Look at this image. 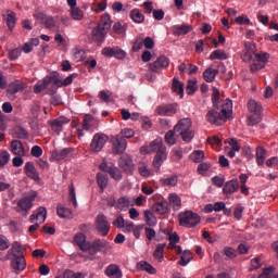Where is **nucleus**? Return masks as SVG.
<instances>
[{"mask_svg":"<svg viewBox=\"0 0 278 278\" xmlns=\"http://www.w3.org/2000/svg\"><path fill=\"white\" fill-rule=\"evenodd\" d=\"M231 100L226 99L225 104L222 106V109H218L217 106L210 110L205 116L207 123H211V125H217L218 127L223 125V123H227V118L231 116Z\"/></svg>","mask_w":278,"mask_h":278,"instance_id":"nucleus-1","label":"nucleus"},{"mask_svg":"<svg viewBox=\"0 0 278 278\" xmlns=\"http://www.w3.org/2000/svg\"><path fill=\"white\" fill-rule=\"evenodd\" d=\"M112 28V20L108 14L101 16V22L92 29L91 37L92 40L102 45L105 42L108 37V31Z\"/></svg>","mask_w":278,"mask_h":278,"instance_id":"nucleus-2","label":"nucleus"},{"mask_svg":"<svg viewBox=\"0 0 278 278\" xmlns=\"http://www.w3.org/2000/svg\"><path fill=\"white\" fill-rule=\"evenodd\" d=\"M176 136H180L184 142H192L194 138V130H192V121L190 118H182L174 127Z\"/></svg>","mask_w":278,"mask_h":278,"instance_id":"nucleus-3","label":"nucleus"},{"mask_svg":"<svg viewBox=\"0 0 278 278\" xmlns=\"http://www.w3.org/2000/svg\"><path fill=\"white\" fill-rule=\"evenodd\" d=\"M248 110L252 115L248 116V125L253 127L262 123V104L255 100H249Z\"/></svg>","mask_w":278,"mask_h":278,"instance_id":"nucleus-4","label":"nucleus"},{"mask_svg":"<svg viewBox=\"0 0 278 278\" xmlns=\"http://www.w3.org/2000/svg\"><path fill=\"white\" fill-rule=\"evenodd\" d=\"M178 220L182 227L192 228L201 223V217L194 212L187 211L178 215Z\"/></svg>","mask_w":278,"mask_h":278,"instance_id":"nucleus-5","label":"nucleus"},{"mask_svg":"<svg viewBox=\"0 0 278 278\" xmlns=\"http://www.w3.org/2000/svg\"><path fill=\"white\" fill-rule=\"evenodd\" d=\"M101 53L104 58H115L116 60H125L127 58V52L118 46L105 47L101 50Z\"/></svg>","mask_w":278,"mask_h":278,"instance_id":"nucleus-6","label":"nucleus"},{"mask_svg":"<svg viewBox=\"0 0 278 278\" xmlns=\"http://www.w3.org/2000/svg\"><path fill=\"white\" fill-rule=\"evenodd\" d=\"M111 142L113 144L112 153L114 155H121L122 153H125V151H127V139L123 138V136L117 135L113 137Z\"/></svg>","mask_w":278,"mask_h":278,"instance_id":"nucleus-7","label":"nucleus"},{"mask_svg":"<svg viewBox=\"0 0 278 278\" xmlns=\"http://www.w3.org/2000/svg\"><path fill=\"white\" fill-rule=\"evenodd\" d=\"M37 197L38 193L36 191H30L26 197L18 201L17 207H20L22 212H29V210L34 207V202Z\"/></svg>","mask_w":278,"mask_h":278,"instance_id":"nucleus-8","label":"nucleus"},{"mask_svg":"<svg viewBox=\"0 0 278 278\" xmlns=\"http://www.w3.org/2000/svg\"><path fill=\"white\" fill-rule=\"evenodd\" d=\"M105 142H108V136L102 132H98L93 135V138L90 143V149L93 153H100L103 147H105Z\"/></svg>","mask_w":278,"mask_h":278,"instance_id":"nucleus-9","label":"nucleus"},{"mask_svg":"<svg viewBox=\"0 0 278 278\" xmlns=\"http://www.w3.org/2000/svg\"><path fill=\"white\" fill-rule=\"evenodd\" d=\"M141 153L144 155L149 153H160L162 151H166V147H164V142L162 139H155L152 142H150L147 147H141L140 149Z\"/></svg>","mask_w":278,"mask_h":278,"instance_id":"nucleus-10","label":"nucleus"},{"mask_svg":"<svg viewBox=\"0 0 278 278\" xmlns=\"http://www.w3.org/2000/svg\"><path fill=\"white\" fill-rule=\"evenodd\" d=\"M99 168L103 173H109L112 179H114L115 181H121V179H123V172H121L119 168L114 165L112 166L108 165L105 161H103L99 165Z\"/></svg>","mask_w":278,"mask_h":278,"instance_id":"nucleus-11","label":"nucleus"},{"mask_svg":"<svg viewBox=\"0 0 278 278\" xmlns=\"http://www.w3.org/2000/svg\"><path fill=\"white\" fill-rule=\"evenodd\" d=\"M96 229L104 238L110 233V222H108V217H105V215L100 214L97 216Z\"/></svg>","mask_w":278,"mask_h":278,"instance_id":"nucleus-12","label":"nucleus"},{"mask_svg":"<svg viewBox=\"0 0 278 278\" xmlns=\"http://www.w3.org/2000/svg\"><path fill=\"white\" fill-rule=\"evenodd\" d=\"M35 16L37 21H40V23L45 25L46 29H55V31H60V27L55 25V17L47 15L45 13H38Z\"/></svg>","mask_w":278,"mask_h":278,"instance_id":"nucleus-13","label":"nucleus"},{"mask_svg":"<svg viewBox=\"0 0 278 278\" xmlns=\"http://www.w3.org/2000/svg\"><path fill=\"white\" fill-rule=\"evenodd\" d=\"M170 60L167 56L161 55L153 63H150L149 68L152 73H160L162 68H168Z\"/></svg>","mask_w":278,"mask_h":278,"instance_id":"nucleus-14","label":"nucleus"},{"mask_svg":"<svg viewBox=\"0 0 278 278\" xmlns=\"http://www.w3.org/2000/svg\"><path fill=\"white\" fill-rule=\"evenodd\" d=\"M110 242L108 240L97 239L90 243V249L88 250L90 255H97L101 251H105V248L109 247Z\"/></svg>","mask_w":278,"mask_h":278,"instance_id":"nucleus-15","label":"nucleus"},{"mask_svg":"<svg viewBox=\"0 0 278 278\" xmlns=\"http://www.w3.org/2000/svg\"><path fill=\"white\" fill-rule=\"evenodd\" d=\"M238 190H240V182H238V179H231L224 184L223 193L227 197L236 194Z\"/></svg>","mask_w":278,"mask_h":278,"instance_id":"nucleus-16","label":"nucleus"},{"mask_svg":"<svg viewBox=\"0 0 278 278\" xmlns=\"http://www.w3.org/2000/svg\"><path fill=\"white\" fill-rule=\"evenodd\" d=\"M118 164L124 173H134V160H131V156L127 154L121 156Z\"/></svg>","mask_w":278,"mask_h":278,"instance_id":"nucleus-17","label":"nucleus"},{"mask_svg":"<svg viewBox=\"0 0 278 278\" xmlns=\"http://www.w3.org/2000/svg\"><path fill=\"white\" fill-rule=\"evenodd\" d=\"M27 86L25 85V83L21 80H15L8 86L7 90H8V94H11V97H14V94H18V92H23V90H25Z\"/></svg>","mask_w":278,"mask_h":278,"instance_id":"nucleus-18","label":"nucleus"},{"mask_svg":"<svg viewBox=\"0 0 278 278\" xmlns=\"http://www.w3.org/2000/svg\"><path fill=\"white\" fill-rule=\"evenodd\" d=\"M24 172L26 173L27 177H29V179H33L34 181H40V175L38 174V170H36L34 163L27 162L24 166Z\"/></svg>","mask_w":278,"mask_h":278,"instance_id":"nucleus-19","label":"nucleus"},{"mask_svg":"<svg viewBox=\"0 0 278 278\" xmlns=\"http://www.w3.org/2000/svg\"><path fill=\"white\" fill-rule=\"evenodd\" d=\"M75 244L80 249V251H88L90 249V242L86 240L84 233H76L74 237Z\"/></svg>","mask_w":278,"mask_h":278,"instance_id":"nucleus-20","label":"nucleus"},{"mask_svg":"<svg viewBox=\"0 0 278 278\" xmlns=\"http://www.w3.org/2000/svg\"><path fill=\"white\" fill-rule=\"evenodd\" d=\"M104 273L109 278H123V270H121V267L116 264L109 265Z\"/></svg>","mask_w":278,"mask_h":278,"instance_id":"nucleus-21","label":"nucleus"},{"mask_svg":"<svg viewBox=\"0 0 278 278\" xmlns=\"http://www.w3.org/2000/svg\"><path fill=\"white\" fill-rule=\"evenodd\" d=\"M174 36H186L192 31V25L182 24V25H175L172 28Z\"/></svg>","mask_w":278,"mask_h":278,"instance_id":"nucleus-22","label":"nucleus"},{"mask_svg":"<svg viewBox=\"0 0 278 278\" xmlns=\"http://www.w3.org/2000/svg\"><path fill=\"white\" fill-rule=\"evenodd\" d=\"M12 268L16 273H23V270L27 267V262L25 261V256H17L11 262Z\"/></svg>","mask_w":278,"mask_h":278,"instance_id":"nucleus-23","label":"nucleus"},{"mask_svg":"<svg viewBox=\"0 0 278 278\" xmlns=\"http://www.w3.org/2000/svg\"><path fill=\"white\" fill-rule=\"evenodd\" d=\"M66 124H68V118L61 116L51 122V129L52 131H55V134H60V131H62L64 125Z\"/></svg>","mask_w":278,"mask_h":278,"instance_id":"nucleus-24","label":"nucleus"},{"mask_svg":"<svg viewBox=\"0 0 278 278\" xmlns=\"http://www.w3.org/2000/svg\"><path fill=\"white\" fill-rule=\"evenodd\" d=\"M166 157H168L166 150L165 151L161 150V152L156 153V155L154 156V160L152 162V165L154 166V168L160 170V168L162 167V164H164V162H166Z\"/></svg>","mask_w":278,"mask_h":278,"instance_id":"nucleus-25","label":"nucleus"},{"mask_svg":"<svg viewBox=\"0 0 278 278\" xmlns=\"http://www.w3.org/2000/svg\"><path fill=\"white\" fill-rule=\"evenodd\" d=\"M70 153H73V148H64L62 150H54L52 156L60 162L61 160H66Z\"/></svg>","mask_w":278,"mask_h":278,"instance_id":"nucleus-26","label":"nucleus"},{"mask_svg":"<svg viewBox=\"0 0 278 278\" xmlns=\"http://www.w3.org/2000/svg\"><path fill=\"white\" fill-rule=\"evenodd\" d=\"M153 212H156V214H168V202L166 200H162L160 202H156L152 206Z\"/></svg>","mask_w":278,"mask_h":278,"instance_id":"nucleus-27","label":"nucleus"},{"mask_svg":"<svg viewBox=\"0 0 278 278\" xmlns=\"http://www.w3.org/2000/svg\"><path fill=\"white\" fill-rule=\"evenodd\" d=\"M35 220H41V223L47 220V207L40 206L37 211V214L30 215V223H34Z\"/></svg>","mask_w":278,"mask_h":278,"instance_id":"nucleus-28","label":"nucleus"},{"mask_svg":"<svg viewBox=\"0 0 278 278\" xmlns=\"http://www.w3.org/2000/svg\"><path fill=\"white\" fill-rule=\"evenodd\" d=\"M156 113L160 116H173V114H175V108H173L170 104L161 105L156 108Z\"/></svg>","mask_w":278,"mask_h":278,"instance_id":"nucleus-29","label":"nucleus"},{"mask_svg":"<svg viewBox=\"0 0 278 278\" xmlns=\"http://www.w3.org/2000/svg\"><path fill=\"white\" fill-rule=\"evenodd\" d=\"M11 151L14 155H25V148H23V142L20 140H13L11 142Z\"/></svg>","mask_w":278,"mask_h":278,"instance_id":"nucleus-30","label":"nucleus"},{"mask_svg":"<svg viewBox=\"0 0 278 278\" xmlns=\"http://www.w3.org/2000/svg\"><path fill=\"white\" fill-rule=\"evenodd\" d=\"M3 18L7 22L10 31H12L16 25V14L12 11H8L7 14L3 15Z\"/></svg>","mask_w":278,"mask_h":278,"instance_id":"nucleus-31","label":"nucleus"},{"mask_svg":"<svg viewBox=\"0 0 278 278\" xmlns=\"http://www.w3.org/2000/svg\"><path fill=\"white\" fill-rule=\"evenodd\" d=\"M50 85H51V80L49 76H47L46 78H43L42 80H39L35 85L34 91L36 94H38L39 92H42V90H47V88H49Z\"/></svg>","mask_w":278,"mask_h":278,"instance_id":"nucleus-32","label":"nucleus"},{"mask_svg":"<svg viewBox=\"0 0 278 278\" xmlns=\"http://www.w3.org/2000/svg\"><path fill=\"white\" fill-rule=\"evenodd\" d=\"M216 75H218V70H214L212 67L206 68L203 72V79L207 83V84H212V81H214V79H216Z\"/></svg>","mask_w":278,"mask_h":278,"instance_id":"nucleus-33","label":"nucleus"},{"mask_svg":"<svg viewBox=\"0 0 278 278\" xmlns=\"http://www.w3.org/2000/svg\"><path fill=\"white\" fill-rule=\"evenodd\" d=\"M56 214L60 216V218H73V211L63 206L62 204L56 206Z\"/></svg>","mask_w":278,"mask_h":278,"instance_id":"nucleus-34","label":"nucleus"},{"mask_svg":"<svg viewBox=\"0 0 278 278\" xmlns=\"http://www.w3.org/2000/svg\"><path fill=\"white\" fill-rule=\"evenodd\" d=\"M129 205H131V200H129V198L127 197H121L117 200L116 210H121L122 212H127V210L129 208Z\"/></svg>","mask_w":278,"mask_h":278,"instance_id":"nucleus-35","label":"nucleus"},{"mask_svg":"<svg viewBox=\"0 0 278 278\" xmlns=\"http://www.w3.org/2000/svg\"><path fill=\"white\" fill-rule=\"evenodd\" d=\"M137 268L138 270H146V273H149V275H155V273H157V270L155 269V267H153L151 264L141 261L137 264Z\"/></svg>","mask_w":278,"mask_h":278,"instance_id":"nucleus-36","label":"nucleus"},{"mask_svg":"<svg viewBox=\"0 0 278 278\" xmlns=\"http://www.w3.org/2000/svg\"><path fill=\"white\" fill-rule=\"evenodd\" d=\"M108 175L103 173L97 174V184L101 190H105L108 188Z\"/></svg>","mask_w":278,"mask_h":278,"instance_id":"nucleus-37","label":"nucleus"},{"mask_svg":"<svg viewBox=\"0 0 278 278\" xmlns=\"http://www.w3.org/2000/svg\"><path fill=\"white\" fill-rule=\"evenodd\" d=\"M130 18L134 23H144V15L140 12V9H134L130 11Z\"/></svg>","mask_w":278,"mask_h":278,"instance_id":"nucleus-38","label":"nucleus"},{"mask_svg":"<svg viewBox=\"0 0 278 278\" xmlns=\"http://www.w3.org/2000/svg\"><path fill=\"white\" fill-rule=\"evenodd\" d=\"M68 12L73 21H84V11L80 10L78 7L70 9Z\"/></svg>","mask_w":278,"mask_h":278,"instance_id":"nucleus-39","label":"nucleus"},{"mask_svg":"<svg viewBox=\"0 0 278 278\" xmlns=\"http://www.w3.org/2000/svg\"><path fill=\"white\" fill-rule=\"evenodd\" d=\"M164 249H166V243H159L155 248L153 256L155 260H159V262L164 260Z\"/></svg>","mask_w":278,"mask_h":278,"instance_id":"nucleus-40","label":"nucleus"},{"mask_svg":"<svg viewBox=\"0 0 278 278\" xmlns=\"http://www.w3.org/2000/svg\"><path fill=\"white\" fill-rule=\"evenodd\" d=\"M172 90L184 98V83L179 81L177 78L173 79Z\"/></svg>","mask_w":278,"mask_h":278,"instance_id":"nucleus-41","label":"nucleus"},{"mask_svg":"<svg viewBox=\"0 0 278 278\" xmlns=\"http://www.w3.org/2000/svg\"><path fill=\"white\" fill-rule=\"evenodd\" d=\"M169 203L170 205H173V208L177 211L181 207V198H179V195H177L176 193H170Z\"/></svg>","mask_w":278,"mask_h":278,"instance_id":"nucleus-42","label":"nucleus"},{"mask_svg":"<svg viewBox=\"0 0 278 278\" xmlns=\"http://www.w3.org/2000/svg\"><path fill=\"white\" fill-rule=\"evenodd\" d=\"M144 218H146L147 225H149V227H155V225H157V218L155 217V215H153V213L151 211L144 212Z\"/></svg>","mask_w":278,"mask_h":278,"instance_id":"nucleus-43","label":"nucleus"},{"mask_svg":"<svg viewBox=\"0 0 278 278\" xmlns=\"http://www.w3.org/2000/svg\"><path fill=\"white\" fill-rule=\"evenodd\" d=\"M15 138H18L20 140H27V138H29V132L24 127L18 126L15 129Z\"/></svg>","mask_w":278,"mask_h":278,"instance_id":"nucleus-44","label":"nucleus"},{"mask_svg":"<svg viewBox=\"0 0 278 278\" xmlns=\"http://www.w3.org/2000/svg\"><path fill=\"white\" fill-rule=\"evenodd\" d=\"M138 170L141 177H151V169L149 168V165H147V163L140 162Z\"/></svg>","mask_w":278,"mask_h":278,"instance_id":"nucleus-45","label":"nucleus"},{"mask_svg":"<svg viewBox=\"0 0 278 278\" xmlns=\"http://www.w3.org/2000/svg\"><path fill=\"white\" fill-rule=\"evenodd\" d=\"M9 162H10V152H8L7 150H2L0 152V168H5Z\"/></svg>","mask_w":278,"mask_h":278,"instance_id":"nucleus-46","label":"nucleus"},{"mask_svg":"<svg viewBox=\"0 0 278 278\" xmlns=\"http://www.w3.org/2000/svg\"><path fill=\"white\" fill-rule=\"evenodd\" d=\"M48 79H50V84H53L59 88H62V86H64L63 80L60 79V74L58 72H53L51 76H48Z\"/></svg>","mask_w":278,"mask_h":278,"instance_id":"nucleus-47","label":"nucleus"},{"mask_svg":"<svg viewBox=\"0 0 278 278\" xmlns=\"http://www.w3.org/2000/svg\"><path fill=\"white\" fill-rule=\"evenodd\" d=\"M190 260H192V252L185 251L180 256V261L178 262V264L180 266H188V264H190Z\"/></svg>","mask_w":278,"mask_h":278,"instance_id":"nucleus-48","label":"nucleus"},{"mask_svg":"<svg viewBox=\"0 0 278 278\" xmlns=\"http://www.w3.org/2000/svg\"><path fill=\"white\" fill-rule=\"evenodd\" d=\"M210 60H227V53L220 49H217L210 54Z\"/></svg>","mask_w":278,"mask_h":278,"instance_id":"nucleus-49","label":"nucleus"},{"mask_svg":"<svg viewBox=\"0 0 278 278\" xmlns=\"http://www.w3.org/2000/svg\"><path fill=\"white\" fill-rule=\"evenodd\" d=\"M92 121H94V117H92V115L87 114L84 116L81 125H83V129L85 131H88L90 129V127H92Z\"/></svg>","mask_w":278,"mask_h":278,"instance_id":"nucleus-50","label":"nucleus"},{"mask_svg":"<svg viewBox=\"0 0 278 278\" xmlns=\"http://www.w3.org/2000/svg\"><path fill=\"white\" fill-rule=\"evenodd\" d=\"M273 273H275V267H267L260 275V278H278V274L275 275Z\"/></svg>","mask_w":278,"mask_h":278,"instance_id":"nucleus-51","label":"nucleus"},{"mask_svg":"<svg viewBox=\"0 0 278 278\" xmlns=\"http://www.w3.org/2000/svg\"><path fill=\"white\" fill-rule=\"evenodd\" d=\"M212 91L213 108H218V101H220V91L216 87H213Z\"/></svg>","mask_w":278,"mask_h":278,"instance_id":"nucleus-52","label":"nucleus"},{"mask_svg":"<svg viewBox=\"0 0 278 278\" xmlns=\"http://www.w3.org/2000/svg\"><path fill=\"white\" fill-rule=\"evenodd\" d=\"M199 88H197V80H188L187 87H186V92L189 96L194 94Z\"/></svg>","mask_w":278,"mask_h":278,"instance_id":"nucleus-53","label":"nucleus"},{"mask_svg":"<svg viewBox=\"0 0 278 278\" xmlns=\"http://www.w3.org/2000/svg\"><path fill=\"white\" fill-rule=\"evenodd\" d=\"M224 255L226 257H229V260H235V257H238V253L236 252V249L231 247H225L223 250Z\"/></svg>","mask_w":278,"mask_h":278,"instance_id":"nucleus-54","label":"nucleus"},{"mask_svg":"<svg viewBox=\"0 0 278 278\" xmlns=\"http://www.w3.org/2000/svg\"><path fill=\"white\" fill-rule=\"evenodd\" d=\"M68 200L73 203L74 207H77V195L75 193V186H70Z\"/></svg>","mask_w":278,"mask_h":278,"instance_id":"nucleus-55","label":"nucleus"},{"mask_svg":"<svg viewBox=\"0 0 278 278\" xmlns=\"http://www.w3.org/2000/svg\"><path fill=\"white\" fill-rule=\"evenodd\" d=\"M10 249V240H8V237L0 235V251H5Z\"/></svg>","mask_w":278,"mask_h":278,"instance_id":"nucleus-56","label":"nucleus"},{"mask_svg":"<svg viewBox=\"0 0 278 278\" xmlns=\"http://www.w3.org/2000/svg\"><path fill=\"white\" fill-rule=\"evenodd\" d=\"M255 58H256L257 62H261V64H265L266 65V62H268V59L270 58V54H268L267 52L256 53Z\"/></svg>","mask_w":278,"mask_h":278,"instance_id":"nucleus-57","label":"nucleus"},{"mask_svg":"<svg viewBox=\"0 0 278 278\" xmlns=\"http://www.w3.org/2000/svg\"><path fill=\"white\" fill-rule=\"evenodd\" d=\"M165 141L167 142V144H175L176 140H175V130H168L165 134Z\"/></svg>","mask_w":278,"mask_h":278,"instance_id":"nucleus-58","label":"nucleus"},{"mask_svg":"<svg viewBox=\"0 0 278 278\" xmlns=\"http://www.w3.org/2000/svg\"><path fill=\"white\" fill-rule=\"evenodd\" d=\"M262 267V257L257 256L251 260V268L250 270H257V268Z\"/></svg>","mask_w":278,"mask_h":278,"instance_id":"nucleus-59","label":"nucleus"},{"mask_svg":"<svg viewBox=\"0 0 278 278\" xmlns=\"http://www.w3.org/2000/svg\"><path fill=\"white\" fill-rule=\"evenodd\" d=\"M22 50L20 48H15L9 52V59L14 62V60H18L21 58Z\"/></svg>","mask_w":278,"mask_h":278,"instance_id":"nucleus-60","label":"nucleus"},{"mask_svg":"<svg viewBox=\"0 0 278 278\" xmlns=\"http://www.w3.org/2000/svg\"><path fill=\"white\" fill-rule=\"evenodd\" d=\"M242 212H244V206H242V204H238L233 211V216L237 220L242 218Z\"/></svg>","mask_w":278,"mask_h":278,"instance_id":"nucleus-61","label":"nucleus"},{"mask_svg":"<svg viewBox=\"0 0 278 278\" xmlns=\"http://www.w3.org/2000/svg\"><path fill=\"white\" fill-rule=\"evenodd\" d=\"M210 168H212V165H210V163H201L200 165H198V173L199 175H205V173L210 170Z\"/></svg>","mask_w":278,"mask_h":278,"instance_id":"nucleus-62","label":"nucleus"},{"mask_svg":"<svg viewBox=\"0 0 278 278\" xmlns=\"http://www.w3.org/2000/svg\"><path fill=\"white\" fill-rule=\"evenodd\" d=\"M113 226L117 229H123L125 227V218H123V215H118L116 219L113 222Z\"/></svg>","mask_w":278,"mask_h":278,"instance_id":"nucleus-63","label":"nucleus"},{"mask_svg":"<svg viewBox=\"0 0 278 278\" xmlns=\"http://www.w3.org/2000/svg\"><path fill=\"white\" fill-rule=\"evenodd\" d=\"M191 156L193 157V162H201V160L205 157V152L202 150H197L191 154Z\"/></svg>","mask_w":278,"mask_h":278,"instance_id":"nucleus-64","label":"nucleus"}]
</instances>
